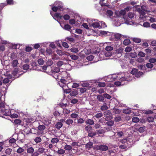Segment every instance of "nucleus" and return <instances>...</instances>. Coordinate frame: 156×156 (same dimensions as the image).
<instances>
[{
	"mask_svg": "<svg viewBox=\"0 0 156 156\" xmlns=\"http://www.w3.org/2000/svg\"><path fill=\"white\" fill-rule=\"evenodd\" d=\"M104 114L106 116L105 117V119L106 120H108L112 119V115L111 112L110 110H108L104 112Z\"/></svg>",
	"mask_w": 156,
	"mask_h": 156,
	"instance_id": "nucleus-1",
	"label": "nucleus"
},
{
	"mask_svg": "<svg viewBox=\"0 0 156 156\" xmlns=\"http://www.w3.org/2000/svg\"><path fill=\"white\" fill-rule=\"evenodd\" d=\"M2 113L5 116H9L11 115V112L9 110L5 109H2Z\"/></svg>",
	"mask_w": 156,
	"mask_h": 156,
	"instance_id": "nucleus-2",
	"label": "nucleus"
},
{
	"mask_svg": "<svg viewBox=\"0 0 156 156\" xmlns=\"http://www.w3.org/2000/svg\"><path fill=\"white\" fill-rule=\"evenodd\" d=\"M99 150L102 151H106L108 149V147L105 145H101L99 146Z\"/></svg>",
	"mask_w": 156,
	"mask_h": 156,
	"instance_id": "nucleus-3",
	"label": "nucleus"
},
{
	"mask_svg": "<svg viewBox=\"0 0 156 156\" xmlns=\"http://www.w3.org/2000/svg\"><path fill=\"white\" fill-rule=\"evenodd\" d=\"M60 81L61 83H63L64 85V87H66V84L68 83V81L66 80V77L63 76H62V78L60 80Z\"/></svg>",
	"mask_w": 156,
	"mask_h": 156,
	"instance_id": "nucleus-4",
	"label": "nucleus"
},
{
	"mask_svg": "<svg viewBox=\"0 0 156 156\" xmlns=\"http://www.w3.org/2000/svg\"><path fill=\"white\" fill-rule=\"evenodd\" d=\"M62 87L64 93H66V94H69L71 92V89L69 88L68 87H67V88H65L66 87H64V85H63Z\"/></svg>",
	"mask_w": 156,
	"mask_h": 156,
	"instance_id": "nucleus-5",
	"label": "nucleus"
},
{
	"mask_svg": "<svg viewBox=\"0 0 156 156\" xmlns=\"http://www.w3.org/2000/svg\"><path fill=\"white\" fill-rule=\"evenodd\" d=\"M35 152L32 154V156H38L39 154V147L34 148Z\"/></svg>",
	"mask_w": 156,
	"mask_h": 156,
	"instance_id": "nucleus-6",
	"label": "nucleus"
},
{
	"mask_svg": "<svg viewBox=\"0 0 156 156\" xmlns=\"http://www.w3.org/2000/svg\"><path fill=\"white\" fill-rule=\"evenodd\" d=\"M85 122L87 124H89V125H91L94 124V121L90 119H88L85 121Z\"/></svg>",
	"mask_w": 156,
	"mask_h": 156,
	"instance_id": "nucleus-7",
	"label": "nucleus"
},
{
	"mask_svg": "<svg viewBox=\"0 0 156 156\" xmlns=\"http://www.w3.org/2000/svg\"><path fill=\"white\" fill-rule=\"evenodd\" d=\"M60 69L58 67H55L51 70V73H58L60 71Z\"/></svg>",
	"mask_w": 156,
	"mask_h": 156,
	"instance_id": "nucleus-8",
	"label": "nucleus"
},
{
	"mask_svg": "<svg viewBox=\"0 0 156 156\" xmlns=\"http://www.w3.org/2000/svg\"><path fill=\"white\" fill-rule=\"evenodd\" d=\"M92 130V128L90 125H88L85 127V130L88 133L91 132Z\"/></svg>",
	"mask_w": 156,
	"mask_h": 156,
	"instance_id": "nucleus-9",
	"label": "nucleus"
},
{
	"mask_svg": "<svg viewBox=\"0 0 156 156\" xmlns=\"http://www.w3.org/2000/svg\"><path fill=\"white\" fill-rule=\"evenodd\" d=\"M121 112V110L114 107L113 108V113L115 114H119Z\"/></svg>",
	"mask_w": 156,
	"mask_h": 156,
	"instance_id": "nucleus-10",
	"label": "nucleus"
},
{
	"mask_svg": "<svg viewBox=\"0 0 156 156\" xmlns=\"http://www.w3.org/2000/svg\"><path fill=\"white\" fill-rule=\"evenodd\" d=\"M18 64V61L17 59L14 60L12 62V66L13 67H16Z\"/></svg>",
	"mask_w": 156,
	"mask_h": 156,
	"instance_id": "nucleus-11",
	"label": "nucleus"
},
{
	"mask_svg": "<svg viewBox=\"0 0 156 156\" xmlns=\"http://www.w3.org/2000/svg\"><path fill=\"white\" fill-rule=\"evenodd\" d=\"M97 99L98 101H102L104 100V97L102 95H98L97 96Z\"/></svg>",
	"mask_w": 156,
	"mask_h": 156,
	"instance_id": "nucleus-12",
	"label": "nucleus"
},
{
	"mask_svg": "<svg viewBox=\"0 0 156 156\" xmlns=\"http://www.w3.org/2000/svg\"><path fill=\"white\" fill-rule=\"evenodd\" d=\"M63 126V124L62 122H58L55 125V127L57 129H59Z\"/></svg>",
	"mask_w": 156,
	"mask_h": 156,
	"instance_id": "nucleus-13",
	"label": "nucleus"
},
{
	"mask_svg": "<svg viewBox=\"0 0 156 156\" xmlns=\"http://www.w3.org/2000/svg\"><path fill=\"white\" fill-rule=\"evenodd\" d=\"M35 151L34 148V149L32 147H30L28 148L27 150V153H28L33 154V153Z\"/></svg>",
	"mask_w": 156,
	"mask_h": 156,
	"instance_id": "nucleus-14",
	"label": "nucleus"
},
{
	"mask_svg": "<svg viewBox=\"0 0 156 156\" xmlns=\"http://www.w3.org/2000/svg\"><path fill=\"white\" fill-rule=\"evenodd\" d=\"M93 147V143L91 142H89L86 145V147L87 148H91Z\"/></svg>",
	"mask_w": 156,
	"mask_h": 156,
	"instance_id": "nucleus-15",
	"label": "nucleus"
},
{
	"mask_svg": "<svg viewBox=\"0 0 156 156\" xmlns=\"http://www.w3.org/2000/svg\"><path fill=\"white\" fill-rule=\"evenodd\" d=\"M95 133L96 134H101L105 133V131L102 129H97L95 131Z\"/></svg>",
	"mask_w": 156,
	"mask_h": 156,
	"instance_id": "nucleus-16",
	"label": "nucleus"
},
{
	"mask_svg": "<svg viewBox=\"0 0 156 156\" xmlns=\"http://www.w3.org/2000/svg\"><path fill=\"white\" fill-rule=\"evenodd\" d=\"M129 54V56L132 58H135L137 56V54L136 52H131Z\"/></svg>",
	"mask_w": 156,
	"mask_h": 156,
	"instance_id": "nucleus-17",
	"label": "nucleus"
},
{
	"mask_svg": "<svg viewBox=\"0 0 156 156\" xmlns=\"http://www.w3.org/2000/svg\"><path fill=\"white\" fill-rule=\"evenodd\" d=\"M131 110L129 108L124 109L123 110V112L126 114H129L131 113Z\"/></svg>",
	"mask_w": 156,
	"mask_h": 156,
	"instance_id": "nucleus-18",
	"label": "nucleus"
},
{
	"mask_svg": "<svg viewBox=\"0 0 156 156\" xmlns=\"http://www.w3.org/2000/svg\"><path fill=\"white\" fill-rule=\"evenodd\" d=\"M21 122V121L19 119H16L14 120V123L15 125H20Z\"/></svg>",
	"mask_w": 156,
	"mask_h": 156,
	"instance_id": "nucleus-19",
	"label": "nucleus"
},
{
	"mask_svg": "<svg viewBox=\"0 0 156 156\" xmlns=\"http://www.w3.org/2000/svg\"><path fill=\"white\" fill-rule=\"evenodd\" d=\"M119 15L117 16H124L126 14V11L124 10H121L119 12Z\"/></svg>",
	"mask_w": 156,
	"mask_h": 156,
	"instance_id": "nucleus-20",
	"label": "nucleus"
},
{
	"mask_svg": "<svg viewBox=\"0 0 156 156\" xmlns=\"http://www.w3.org/2000/svg\"><path fill=\"white\" fill-rule=\"evenodd\" d=\"M71 28V26L69 24H66L64 26V29L67 30L69 31Z\"/></svg>",
	"mask_w": 156,
	"mask_h": 156,
	"instance_id": "nucleus-21",
	"label": "nucleus"
},
{
	"mask_svg": "<svg viewBox=\"0 0 156 156\" xmlns=\"http://www.w3.org/2000/svg\"><path fill=\"white\" fill-rule=\"evenodd\" d=\"M103 114L102 112L98 113L96 114L94 116V117L97 119H99L102 117Z\"/></svg>",
	"mask_w": 156,
	"mask_h": 156,
	"instance_id": "nucleus-22",
	"label": "nucleus"
},
{
	"mask_svg": "<svg viewBox=\"0 0 156 156\" xmlns=\"http://www.w3.org/2000/svg\"><path fill=\"white\" fill-rule=\"evenodd\" d=\"M91 26L94 28H98L100 26V24L98 22H94L92 23Z\"/></svg>",
	"mask_w": 156,
	"mask_h": 156,
	"instance_id": "nucleus-23",
	"label": "nucleus"
},
{
	"mask_svg": "<svg viewBox=\"0 0 156 156\" xmlns=\"http://www.w3.org/2000/svg\"><path fill=\"white\" fill-rule=\"evenodd\" d=\"M78 89H80V91L81 94L86 92L87 90V88L85 87L79 88Z\"/></svg>",
	"mask_w": 156,
	"mask_h": 156,
	"instance_id": "nucleus-24",
	"label": "nucleus"
},
{
	"mask_svg": "<svg viewBox=\"0 0 156 156\" xmlns=\"http://www.w3.org/2000/svg\"><path fill=\"white\" fill-rule=\"evenodd\" d=\"M5 102L4 101H3L2 100H1V98L0 100V108H2V109H5Z\"/></svg>",
	"mask_w": 156,
	"mask_h": 156,
	"instance_id": "nucleus-25",
	"label": "nucleus"
},
{
	"mask_svg": "<svg viewBox=\"0 0 156 156\" xmlns=\"http://www.w3.org/2000/svg\"><path fill=\"white\" fill-rule=\"evenodd\" d=\"M47 66H40V71L45 72L46 70Z\"/></svg>",
	"mask_w": 156,
	"mask_h": 156,
	"instance_id": "nucleus-26",
	"label": "nucleus"
},
{
	"mask_svg": "<svg viewBox=\"0 0 156 156\" xmlns=\"http://www.w3.org/2000/svg\"><path fill=\"white\" fill-rule=\"evenodd\" d=\"M123 43L125 45H128L130 44V41L129 39H126L124 41Z\"/></svg>",
	"mask_w": 156,
	"mask_h": 156,
	"instance_id": "nucleus-27",
	"label": "nucleus"
},
{
	"mask_svg": "<svg viewBox=\"0 0 156 156\" xmlns=\"http://www.w3.org/2000/svg\"><path fill=\"white\" fill-rule=\"evenodd\" d=\"M114 36L115 39L117 40H119L120 39L121 37V35L119 34L115 33L114 35Z\"/></svg>",
	"mask_w": 156,
	"mask_h": 156,
	"instance_id": "nucleus-28",
	"label": "nucleus"
},
{
	"mask_svg": "<svg viewBox=\"0 0 156 156\" xmlns=\"http://www.w3.org/2000/svg\"><path fill=\"white\" fill-rule=\"evenodd\" d=\"M61 8V6H58V7L53 6L52 8V10L54 12H56L58 9Z\"/></svg>",
	"mask_w": 156,
	"mask_h": 156,
	"instance_id": "nucleus-29",
	"label": "nucleus"
},
{
	"mask_svg": "<svg viewBox=\"0 0 156 156\" xmlns=\"http://www.w3.org/2000/svg\"><path fill=\"white\" fill-rule=\"evenodd\" d=\"M78 94V92L76 90H75L74 91H72V92L71 91L70 94L71 96H75L77 95Z\"/></svg>",
	"mask_w": 156,
	"mask_h": 156,
	"instance_id": "nucleus-30",
	"label": "nucleus"
},
{
	"mask_svg": "<svg viewBox=\"0 0 156 156\" xmlns=\"http://www.w3.org/2000/svg\"><path fill=\"white\" fill-rule=\"evenodd\" d=\"M143 74V73L140 71H137L136 73L135 76L137 78L140 77Z\"/></svg>",
	"mask_w": 156,
	"mask_h": 156,
	"instance_id": "nucleus-31",
	"label": "nucleus"
},
{
	"mask_svg": "<svg viewBox=\"0 0 156 156\" xmlns=\"http://www.w3.org/2000/svg\"><path fill=\"white\" fill-rule=\"evenodd\" d=\"M66 123L67 125H69L71 124H72L73 122V120L71 119H67L65 122Z\"/></svg>",
	"mask_w": 156,
	"mask_h": 156,
	"instance_id": "nucleus-32",
	"label": "nucleus"
},
{
	"mask_svg": "<svg viewBox=\"0 0 156 156\" xmlns=\"http://www.w3.org/2000/svg\"><path fill=\"white\" fill-rule=\"evenodd\" d=\"M64 149L66 150H70L72 149V147L70 145L66 144L65 146Z\"/></svg>",
	"mask_w": 156,
	"mask_h": 156,
	"instance_id": "nucleus-33",
	"label": "nucleus"
},
{
	"mask_svg": "<svg viewBox=\"0 0 156 156\" xmlns=\"http://www.w3.org/2000/svg\"><path fill=\"white\" fill-rule=\"evenodd\" d=\"M6 2L7 5H13L14 4L13 0H6Z\"/></svg>",
	"mask_w": 156,
	"mask_h": 156,
	"instance_id": "nucleus-34",
	"label": "nucleus"
},
{
	"mask_svg": "<svg viewBox=\"0 0 156 156\" xmlns=\"http://www.w3.org/2000/svg\"><path fill=\"white\" fill-rule=\"evenodd\" d=\"M58 141L59 140L57 138H52L51 140V142L52 144L57 143Z\"/></svg>",
	"mask_w": 156,
	"mask_h": 156,
	"instance_id": "nucleus-35",
	"label": "nucleus"
},
{
	"mask_svg": "<svg viewBox=\"0 0 156 156\" xmlns=\"http://www.w3.org/2000/svg\"><path fill=\"white\" fill-rule=\"evenodd\" d=\"M140 119L138 117H133L132 118V121L133 122H139Z\"/></svg>",
	"mask_w": 156,
	"mask_h": 156,
	"instance_id": "nucleus-36",
	"label": "nucleus"
},
{
	"mask_svg": "<svg viewBox=\"0 0 156 156\" xmlns=\"http://www.w3.org/2000/svg\"><path fill=\"white\" fill-rule=\"evenodd\" d=\"M108 109V107L106 105H103L101 107L100 109L102 111H105Z\"/></svg>",
	"mask_w": 156,
	"mask_h": 156,
	"instance_id": "nucleus-37",
	"label": "nucleus"
},
{
	"mask_svg": "<svg viewBox=\"0 0 156 156\" xmlns=\"http://www.w3.org/2000/svg\"><path fill=\"white\" fill-rule=\"evenodd\" d=\"M54 16L57 18L61 19L62 16L60 15V14L58 13H56L54 14Z\"/></svg>",
	"mask_w": 156,
	"mask_h": 156,
	"instance_id": "nucleus-38",
	"label": "nucleus"
},
{
	"mask_svg": "<svg viewBox=\"0 0 156 156\" xmlns=\"http://www.w3.org/2000/svg\"><path fill=\"white\" fill-rule=\"evenodd\" d=\"M96 133L95 132H90L88 133V136L90 137H92L95 136L96 135Z\"/></svg>",
	"mask_w": 156,
	"mask_h": 156,
	"instance_id": "nucleus-39",
	"label": "nucleus"
},
{
	"mask_svg": "<svg viewBox=\"0 0 156 156\" xmlns=\"http://www.w3.org/2000/svg\"><path fill=\"white\" fill-rule=\"evenodd\" d=\"M12 150L10 148L7 149L5 151V153L8 155H9L12 152Z\"/></svg>",
	"mask_w": 156,
	"mask_h": 156,
	"instance_id": "nucleus-40",
	"label": "nucleus"
},
{
	"mask_svg": "<svg viewBox=\"0 0 156 156\" xmlns=\"http://www.w3.org/2000/svg\"><path fill=\"white\" fill-rule=\"evenodd\" d=\"M114 122L113 121L111 120L108 121L106 122V125L108 126H112L114 124Z\"/></svg>",
	"mask_w": 156,
	"mask_h": 156,
	"instance_id": "nucleus-41",
	"label": "nucleus"
},
{
	"mask_svg": "<svg viewBox=\"0 0 156 156\" xmlns=\"http://www.w3.org/2000/svg\"><path fill=\"white\" fill-rule=\"evenodd\" d=\"M70 50L72 52L77 53L78 52L79 50L78 48H73L71 49Z\"/></svg>",
	"mask_w": 156,
	"mask_h": 156,
	"instance_id": "nucleus-42",
	"label": "nucleus"
},
{
	"mask_svg": "<svg viewBox=\"0 0 156 156\" xmlns=\"http://www.w3.org/2000/svg\"><path fill=\"white\" fill-rule=\"evenodd\" d=\"M138 71V69H136L133 68V69L132 71H131L130 73L133 75H135V76L136 73L137 71Z\"/></svg>",
	"mask_w": 156,
	"mask_h": 156,
	"instance_id": "nucleus-43",
	"label": "nucleus"
},
{
	"mask_svg": "<svg viewBox=\"0 0 156 156\" xmlns=\"http://www.w3.org/2000/svg\"><path fill=\"white\" fill-rule=\"evenodd\" d=\"M70 57L72 59L74 60H77L78 58V56L74 55H71Z\"/></svg>",
	"mask_w": 156,
	"mask_h": 156,
	"instance_id": "nucleus-44",
	"label": "nucleus"
},
{
	"mask_svg": "<svg viewBox=\"0 0 156 156\" xmlns=\"http://www.w3.org/2000/svg\"><path fill=\"white\" fill-rule=\"evenodd\" d=\"M31 131V130L30 129L29 127L26 128L24 129V132L26 133V134H28L30 133Z\"/></svg>",
	"mask_w": 156,
	"mask_h": 156,
	"instance_id": "nucleus-45",
	"label": "nucleus"
},
{
	"mask_svg": "<svg viewBox=\"0 0 156 156\" xmlns=\"http://www.w3.org/2000/svg\"><path fill=\"white\" fill-rule=\"evenodd\" d=\"M29 68V65L27 64H24L23 66V69L24 70H27Z\"/></svg>",
	"mask_w": 156,
	"mask_h": 156,
	"instance_id": "nucleus-46",
	"label": "nucleus"
},
{
	"mask_svg": "<svg viewBox=\"0 0 156 156\" xmlns=\"http://www.w3.org/2000/svg\"><path fill=\"white\" fill-rule=\"evenodd\" d=\"M147 119L148 122H152L153 121L154 118L151 116H149L147 118Z\"/></svg>",
	"mask_w": 156,
	"mask_h": 156,
	"instance_id": "nucleus-47",
	"label": "nucleus"
},
{
	"mask_svg": "<svg viewBox=\"0 0 156 156\" xmlns=\"http://www.w3.org/2000/svg\"><path fill=\"white\" fill-rule=\"evenodd\" d=\"M60 114V113L58 112L57 111H55L53 113V114L54 115L55 117L59 116Z\"/></svg>",
	"mask_w": 156,
	"mask_h": 156,
	"instance_id": "nucleus-48",
	"label": "nucleus"
},
{
	"mask_svg": "<svg viewBox=\"0 0 156 156\" xmlns=\"http://www.w3.org/2000/svg\"><path fill=\"white\" fill-rule=\"evenodd\" d=\"M133 41L136 43H139L141 42V40L139 38H134L133 39Z\"/></svg>",
	"mask_w": 156,
	"mask_h": 156,
	"instance_id": "nucleus-49",
	"label": "nucleus"
},
{
	"mask_svg": "<svg viewBox=\"0 0 156 156\" xmlns=\"http://www.w3.org/2000/svg\"><path fill=\"white\" fill-rule=\"evenodd\" d=\"M138 56L142 57H144L145 56V54L142 51H139L138 53Z\"/></svg>",
	"mask_w": 156,
	"mask_h": 156,
	"instance_id": "nucleus-50",
	"label": "nucleus"
},
{
	"mask_svg": "<svg viewBox=\"0 0 156 156\" xmlns=\"http://www.w3.org/2000/svg\"><path fill=\"white\" fill-rule=\"evenodd\" d=\"M65 153V151L63 149H60L57 151V153L58 154H62Z\"/></svg>",
	"mask_w": 156,
	"mask_h": 156,
	"instance_id": "nucleus-51",
	"label": "nucleus"
},
{
	"mask_svg": "<svg viewBox=\"0 0 156 156\" xmlns=\"http://www.w3.org/2000/svg\"><path fill=\"white\" fill-rule=\"evenodd\" d=\"M107 14L109 16H111L113 15V12L112 10H108L107 11Z\"/></svg>",
	"mask_w": 156,
	"mask_h": 156,
	"instance_id": "nucleus-52",
	"label": "nucleus"
},
{
	"mask_svg": "<svg viewBox=\"0 0 156 156\" xmlns=\"http://www.w3.org/2000/svg\"><path fill=\"white\" fill-rule=\"evenodd\" d=\"M24 150L22 147H19L16 151V152L18 153H21L24 151Z\"/></svg>",
	"mask_w": 156,
	"mask_h": 156,
	"instance_id": "nucleus-53",
	"label": "nucleus"
},
{
	"mask_svg": "<svg viewBox=\"0 0 156 156\" xmlns=\"http://www.w3.org/2000/svg\"><path fill=\"white\" fill-rule=\"evenodd\" d=\"M63 17L65 20H68L70 19V16L68 14H65L63 16Z\"/></svg>",
	"mask_w": 156,
	"mask_h": 156,
	"instance_id": "nucleus-54",
	"label": "nucleus"
},
{
	"mask_svg": "<svg viewBox=\"0 0 156 156\" xmlns=\"http://www.w3.org/2000/svg\"><path fill=\"white\" fill-rule=\"evenodd\" d=\"M7 5L5 3H2L0 4V9L2 10L4 7Z\"/></svg>",
	"mask_w": 156,
	"mask_h": 156,
	"instance_id": "nucleus-55",
	"label": "nucleus"
},
{
	"mask_svg": "<svg viewBox=\"0 0 156 156\" xmlns=\"http://www.w3.org/2000/svg\"><path fill=\"white\" fill-rule=\"evenodd\" d=\"M66 41H69L71 42H73L74 41V39L72 37H67L66 38Z\"/></svg>",
	"mask_w": 156,
	"mask_h": 156,
	"instance_id": "nucleus-56",
	"label": "nucleus"
},
{
	"mask_svg": "<svg viewBox=\"0 0 156 156\" xmlns=\"http://www.w3.org/2000/svg\"><path fill=\"white\" fill-rule=\"evenodd\" d=\"M53 63V61L51 59L48 60L47 62V65L48 66H51Z\"/></svg>",
	"mask_w": 156,
	"mask_h": 156,
	"instance_id": "nucleus-57",
	"label": "nucleus"
},
{
	"mask_svg": "<svg viewBox=\"0 0 156 156\" xmlns=\"http://www.w3.org/2000/svg\"><path fill=\"white\" fill-rule=\"evenodd\" d=\"M132 50V48L130 47H127L125 49V51L126 52H129Z\"/></svg>",
	"mask_w": 156,
	"mask_h": 156,
	"instance_id": "nucleus-58",
	"label": "nucleus"
},
{
	"mask_svg": "<svg viewBox=\"0 0 156 156\" xmlns=\"http://www.w3.org/2000/svg\"><path fill=\"white\" fill-rule=\"evenodd\" d=\"M94 58V56L93 55H90L88 56L87 57V60L89 61H92V60Z\"/></svg>",
	"mask_w": 156,
	"mask_h": 156,
	"instance_id": "nucleus-59",
	"label": "nucleus"
},
{
	"mask_svg": "<svg viewBox=\"0 0 156 156\" xmlns=\"http://www.w3.org/2000/svg\"><path fill=\"white\" fill-rule=\"evenodd\" d=\"M64 64V62L62 61H60L58 62L57 63V66H58V67L59 68L62 65Z\"/></svg>",
	"mask_w": 156,
	"mask_h": 156,
	"instance_id": "nucleus-60",
	"label": "nucleus"
},
{
	"mask_svg": "<svg viewBox=\"0 0 156 156\" xmlns=\"http://www.w3.org/2000/svg\"><path fill=\"white\" fill-rule=\"evenodd\" d=\"M117 135L119 137H121L123 135L124 133L123 132L121 131L120 132H118L117 133Z\"/></svg>",
	"mask_w": 156,
	"mask_h": 156,
	"instance_id": "nucleus-61",
	"label": "nucleus"
},
{
	"mask_svg": "<svg viewBox=\"0 0 156 156\" xmlns=\"http://www.w3.org/2000/svg\"><path fill=\"white\" fill-rule=\"evenodd\" d=\"M47 53H48L49 55L51 54L52 53V51L51 49L50 48H48L46 49Z\"/></svg>",
	"mask_w": 156,
	"mask_h": 156,
	"instance_id": "nucleus-62",
	"label": "nucleus"
},
{
	"mask_svg": "<svg viewBox=\"0 0 156 156\" xmlns=\"http://www.w3.org/2000/svg\"><path fill=\"white\" fill-rule=\"evenodd\" d=\"M84 120L82 118H79L77 120V122L78 123L82 124L84 122Z\"/></svg>",
	"mask_w": 156,
	"mask_h": 156,
	"instance_id": "nucleus-63",
	"label": "nucleus"
},
{
	"mask_svg": "<svg viewBox=\"0 0 156 156\" xmlns=\"http://www.w3.org/2000/svg\"><path fill=\"white\" fill-rule=\"evenodd\" d=\"M149 62L151 63H156V59L155 58H151L149 60Z\"/></svg>",
	"mask_w": 156,
	"mask_h": 156,
	"instance_id": "nucleus-64",
	"label": "nucleus"
}]
</instances>
